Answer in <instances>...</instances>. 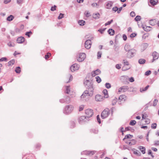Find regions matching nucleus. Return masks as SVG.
<instances>
[{
    "instance_id": "nucleus-39",
    "label": "nucleus",
    "mask_w": 159,
    "mask_h": 159,
    "mask_svg": "<svg viewBox=\"0 0 159 159\" xmlns=\"http://www.w3.org/2000/svg\"><path fill=\"white\" fill-rule=\"evenodd\" d=\"M136 122L135 120H131L129 123V125H134L136 124Z\"/></svg>"
},
{
    "instance_id": "nucleus-13",
    "label": "nucleus",
    "mask_w": 159,
    "mask_h": 159,
    "mask_svg": "<svg viewBox=\"0 0 159 159\" xmlns=\"http://www.w3.org/2000/svg\"><path fill=\"white\" fill-rule=\"evenodd\" d=\"M128 87L127 85H125L120 87L118 90L119 92H120L123 91V92H125L128 89Z\"/></svg>"
},
{
    "instance_id": "nucleus-2",
    "label": "nucleus",
    "mask_w": 159,
    "mask_h": 159,
    "mask_svg": "<svg viewBox=\"0 0 159 159\" xmlns=\"http://www.w3.org/2000/svg\"><path fill=\"white\" fill-rule=\"evenodd\" d=\"M73 108V107L71 105L66 106L63 111V113L66 114H69L72 111Z\"/></svg>"
},
{
    "instance_id": "nucleus-37",
    "label": "nucleus",
    "mask_w": 159,
    "mask_h": 159,
    "mask_svg": "<svg viewBox=\"0 0 159 159\" xmlns=\"http://www.w3.org/2000/svg\"><path fill=\"white\" fill-rule=\"evenodd\" d=\"M65 103L66 104H69L70 102V98L67 97L65 99Z\"/></svg>"
},
{
    "instance_id": "nucleus-12",
    "label": "nucleus",
    "mask_w": 159,
    "mask_h": 159,
    "mask_svg": "<svg viewBox=\"0 0 159 159\" xmlns=\"http://www.w3.org/2000/svg\"><path fill=\"white\" fill-rule=\"evenodd\" d=\"M101 71L99 69H97L92 72V76L94 77L96 75H98L101 73Z\"/></svg>"
},
{
    "instance_id": "nucleus-7",
    "label": "nucleus",
    "mask_w": 159,
    "mask_h": 159,
    "mask_svg": "<svg viewBox=\"0 0 159 159\" xmlns=\"http://www.w3.org/2000/svg\"><path fill=\"white\" fill-rule=\"evenodd\" d=\"M86 57V55L84 53H81L79 54V57L77 59L79 62L83 61Z\"/></svg>"
},
{
    "instance_id": "nucleus-26",
    "label": "nucleus",
    "mask_w": 159,
    "mask_h": 159,
    "mask_svg": "<svg viewBox=\"0 0 159 159\" xmlns=\"http://www.w3.org/2000/svg\"><path fill=\"white\" fill-rule=\"evenodd\" d=\"M100 17V15L98 13L94 14L93 16V18L96 19L99 18Z\"/></svg>"
},
{
    "instance_id": "nucleus-3",
    "label": "nucleus",
    "mask_w": 159,
    "mask_h": 159,
    "mask_svg": "<svg viewBox=\"0 0 159 159\" xmlns=\"http://www.w3.org/2000/svg\"><path fill=\"white\" fill-rule=\"evenodd\" d=\"M93 92L90 91L88 90H86L82 94L80 98L82 99L86 96L92 97L93 96Z\"/></svg>"
},
{
    "instance_id": "nucleus-52",
    "label": "nucleus",
    "mask_w": 159,
    "mask_h": 159,
    "mask_svg": "<svg viewBox=\"0 0 159 159\" xmlns=\"http://www.w3.org/2000/svg\"><path fill=\"white\" fill-rule=\"evenodd\" d=\"M57 8V6L56 5H54L53 6H52L51 7V10L52 11H54L56 10Z\"/></svg>"
},
{
    "instance_id": "nucleus-20",
    "label": "nucleus",
    "mask_w": 159,
    "mask_h": 159,
    "mask_svg": "<svg viewBox=\"0 0 159 159\" xmlns=\"http://www.w3.org/2000/svg\"><path fill=\"white\" fill-rule=\"evenodd\" d=\"M124 49L125 51L128 52L131 49L130 48V46L129 45L128 43H126Z\"/></svg>"
},
{
    "instance_id": "nucleus-4",
    "label": "nucleus",
    "mask_w": 159,
    "mask_h": 159,
    "mask_svg": "<svg viewBox=\"0 0 159 159\" xmlns=\"http://www.w3.org/2000/svg\"><path fill=\"white\" fill-rule=\"evenodd\" d=\"M136 50L134 49H131L127 54V57L129 58H131L134 57L135 54Z\"/></svg>"
},
{
    "instance_id": "nucleus-23",
    "label": "nucleus",
    "mask_w": 159,
    "mask_h": 159,
    "mask_svg": "<svg viewBox=\"0 0 159 159\" xmlns=\"http://www.w3.org/2000/svg\"><path fill=\"white\" fill-rule=\"evenodd\" d=\"M107 32L110 35H113L115 34V31L112 29H109L108 30Z\"/></svg>"
},
{
    "instance_id": "nucleus-63",
    "label": "nucleus",
    "mask_w": 159,
    "mask_h": 159,
    "mask_svg": "<svg viewBox=\"0 0 159 159\" xmlns=\"http://www.w3.org/2000/svg\"><path fill=\"white\" fill-rule=\"evenodd\" d=\"M129 81L131 82H133L134 81V80L133 77H131L129 79Z\"/></svg>"
},
{
    "instance_id": "nucleus-35",
    "label": "nucleus",
    "mask_w": 159,
    "mask_h": 159,
    "mask_svg": "<svg viewBox=\"0 0 159 159\" xmlns=\"http://www.w3.org/2000/svg\"><path fill=\"white\" fill-rule=\"evenodd\" d=\"M141 19V16H140L138 15L135 18L134 20L136 21H140Z\"/></svg>"
},
{
    "instance_id": "nucleus-25",
    "label": "nucleus",
    "mask_w": 159,
    "mask_h": 159,
    "mask_svg": "<svg viewBox=\"0 0 159 159\" xmlns=\"http://www.w3.org/2000/svg\"><path fill=\"white\" fill-rule=\"evenodd\" d=\"M14 18V17L13 15H10L7 17L6 20L7 21H11Z\"/></svg>"
},
{
    "instance_id": "nucleus-59",
    "label": "nucleus",
    "mask_w": 159,
    "mask_h": 159,
    "mask_svg": "<svg viewBox=\"0 0 159 159\" xmlns=\"http://www.w3.org/2000/svg\"><path fill=\"white\" fill-rule=\"evenodd\" d=\"M119 8L116 6H115L114 7H113L112 9V10L113 11H114L115 12H116L118 10Z\"/></svg>"
},
{
    "instance_id": "nucleus-42",
    "label": "nucleus",
    "mask_w": 159,
    "mask_h": 159,
    "mask_svg": "<svg viewBox=\"0 0 159 159\" xmlns=\"http://www.w3.org/2000/svg\"><path fill=\"white\" fill-rule=\"evenodd\" d=\"M151 27L150 26H146L145 31L146 32L149 31L151 30Z\"/></svg>"
},
{
    "instance_id": "nucleus-17",
    "label": "nucleus",
    "mask_w": 159,
    "mask_h": 159,
    "mask_svg": "<svg viewBox=\"0 0 159 159\" xmlns=\"http://www.w3.org/2000/svg\"><path fill=\"white\" fill-rule=\"evenodd\" d=\"M113 5V2L111 1H108L106 2V8L110 9Z\"/></svg>"
},
{
    "instance_id": "nucleus-46",
    "label": "nucleus",
    "mask_w": 159,
    "mask_h": 159,
    "mask_svg": "<svg viewBox=\"0 0 159 159\" xmlns=\"http://www.w3.org/2000/svg\"><path fill=\"white\" fill-rule=\"evenodd\" d=\"M157 124L156 123H152L151 126V127L152 129H155L157 128Z\"/></svg>"
},
{
    "instance_id": "nucleus-27",
    "label": "nucleus",
    "mask_w": 159,
    "mask_h": 159,
    "mask_svg": "<svg viewBox=\"0 0 159 159\" xmlns=\"http://www.w3.org/2000/svg\"><path fill=\"white\" fill-rule=\"evenodd\" d=\"M98 130L97 129H93L90 130V132L92 133L97 134L98 133Z\"/></svg>"
},
{
    "instance_id": "nucleus-8",
    "label": "nucleus",
    "mask_w": 159,
    "mask_h": 159,
    "mask_svg": "<svg viewBox=\"0 0 159 159\" xmlns=\"http://www.w3.org/2000/svg\"><path fill=\"white\" fill-rule=\"evenodd\" d=\"M79 68V66L76 64H74L72 65L70 67V70L72 72H74L75 70H78Z\"/></svg>"
},
{
    "instance_id": "nucleus-15",
    "label": "nucleus",
    "mask_w": 159,
    "mask_h": 159,
    "mask_svg": "<svg viewBox=\"0 0 159 159\" xmlns=\"http://www.w3.org/2000/svg\"><path fill=\"white\" fill-rule=\"evenodd\" d=\"M85 116H81L79 119V122L80 124H81L83 121H86V120H87Z\"/></svg>"
},
{
    "instance_id": "nucleus-33",
    "label": "nucleus",
    "mask_w": 159,
    "mask_h": 159,
    "mask_svg": "<svg viewBox=\"0 0 159 159\" xmlns=\"http://www.w3.org/2000/svg\"><path fill=\"white\" fill-rule=\"evenodd\" d=\"M15 71L17 73H20L21 72V69L20 67V66L16 67V68Z\"/></svg>"
},
{
    "instance_id": "nucleus-31",
    "label": "nucleus",
    "mask_w": 159,
    "mask_h": 159,
    "mask_svg": "<svg viewBox=\"0 0 159 159\" xmlns=\"http://www.w3.org/2000/svg\"><path fill=\"white\" fill-rule=\"evenodd\" d=\"M15 63V60L12 59L9 61L8 63V66H9L13 65Z\"/></svg>"
},
{
    "instance_id": "nucleus-11",
    "label": "nucleus",
    "mask_w": 159,
    "mask_h": 159,
    "mask_svg": "<svg viewBox=\"0 0 159 159\" xmlns=\"http://www.w3.org/2000/svg\"><path fill=\"white\" fill-rule=\"evenodd\" d=\"M94 153V151H83L81 153V154H85L87 155H93Z\"/></svg>"
},
{
    "instance_id": "nucleus-29",
    "label": "nucleus",
    "mask_w": 159,
    "mask_h": 159,
    "mask_svg": "<svg viewBox=\"0 0 159 159\" xmlns=\"http://www.w3.org/2000/svg\"><path fill=\"white\" fill-rule=\"evenodd\" d=\"M78 23L80 25L83 26L85 24V22L84 20H79Z\"/></svg>"
},
{
    "instance_id": "nucleus-18",
    "label": "nucleus",
    "mask_w": 159,
    "mask_h": 159,
    "mask_svg": "<svg viewBox=\"0 0 159 159\" xmlns=\"http://www.w3.org/2000/svg\"><path fill=\"white\" fill-rule=\"evenodd\" d=\"M148 44L147 43H143L141 45V50L142 51H143L146 49L148 47Z\"/></svg>"
},
{
    "instance_id": "nucleus-30",
    "label": "nucleus",
    "mask_w": 159,
    "mask_h": 159,
    "mask_svg": "<svg viewBox=\"0 0 159 159\" xmlns=\"http://www.w3.org/2000/svg\"><path fill=\"white\" fill-rule=\"evenodd\" d=\"M131 141H130L129 143V144L130 145H134L136 143V141L135 139H132L131 140Z\"/></svg>"
},
{
    "instance_id": "nucleus-60",
    "label": "nucleus",
    "mask_w": 159,
    "mask_h": 159,
    "mask_svg": "<svg viewBox=\"0 0 159 159\" xmlns=\"http://www.w3.org/2000/svg\"><path fill=\"white\" fill-rule=\"evenodd\" d=\"M102 92L105 96H106V95H107L108 94L107 90L106 89H105L103 90Z\"/></svg>"
},
{
    "instance_id": "nucleus-55",
    "label": "nucleus",
    "mask_w": 159,
    "mask_h": 159,
    "mask_svg": "<svg viewBox=\"0 0 159 159\" xmlns=\"http://www.w3.org/2000/svg\"><path fill=\"white\" fill-rule=\"evenodd\" d=\"M142 119H146L147 117H148V116L146 114H145V113H144V114H142Z\"/></svg>"
},
{
    "instance_id": "nucleus-5",
    "label": "nucleus",
    "mask_w": 159,
    "mask_h": 159,
    "mask_svg": "<svg viewBox=\"0 0 159 159\" xmlns=\"http://www.w3.org/2000/svg\"><path fill=\"white\" fill-rule=\"evenodd\" d=\"M110 114L109 110L108 108L105 109L101 113V116L102 119H104L107 117Z\"/></svg>"
},
{
    "instance_id": "nucleus-61",
    "label": "nucleus",
    "mask_w": 159,
    "mask_h": 159,
    "mask_svg": "<svg viewBox=\"0 0 159 159\" xmlns=\"http://www.w3.org/2000/svg\"><path fill=\"white\" fill-rule=\"evenodd\" d=\"M130 16L132 17H134L135 16V12L133 11H131L130 12Z\"/></svg>"
},
{
    "instance_id": "nucleus-45",
    "label": "nucleus",
    "mask_w": 159,
    "mask_h": 159,
    "mask_svg": "<svg viewBox=\"0 0 159 159\" xmlns=\"http://www.w3.org/2000/svg\"><path fill=\"white\" fill-rule=\"evenodd\" d=\"M102 54V53L101 51H98L97 53V58L98 59H100L101 57Z\"/></svg>"
},
{
    "instance_id": "nucleus-32",
    "label": "nucleus",
    "mask_w": 159,
    "mask_h": 159,
    "mask_svg": "<svg viewBox=\"0 0 159 159\" xmlns=\"http://www.w3.org/2000/svg\"><path fill=\"white\" fill-rule=\"evenodd\" d=\"M133 150H134L135 151H134V154L138 156H140L141 155L140 152L138 150L135 149H133Z\"/></svg>"
},
{
    "instance_id": "nucleus-57",
    "label": "nucleus",
    "mask_w": 159,
    "mask_h": 159,
    "mask_svg": "<svg viewBox=\"0 0 159 159\" xmlns=\"http://www.w3.org/2000/svg\"><path fill=\"white\" fill-rule=\"evenodd\" d=\"M97 121L99 124H100L101 123V120L100 119L99 116V115H98L97 116Z\"/></svg>"
},
{
    "instance_id": "nucleus-38",
    "label": "nucleus",
    "mask_w": 159,
    "mask_h": 159,
    "mask_svg": "<svg viewBox=\"0 0 159 159\" xmlns=\"http://www.w3.org/2000/svg\"><path fill=\"white\" fill-rule=\"evenodd\" d=\"M95 78L96 79V80L97 82L98 83H100L102 80L101 78L99 76H97Z\"/></svg>"
},
{
    "instance_id": "nucleus-54",
    "label": "nucleus",
    "mask_w": 159,
    "mask_h": 159,
    "mask_svg": "<svg viewBox=\"0 0 159 159\" xmlns=\"http://www.w3.org/2000/svg\"><path fill=\"white\" fill-rule=\"evenodd\" d=\"M158 102V100L157 99H155L154 100L153 102V106L155 107L157 104V102Z\"/></svg>"
},
{
    "instance_id": "nucleus-43",
    "label": "nucleus",
    "mask_w": 159,
    "mask_h": 159,
    "mask_svg": "<svg viewBox=\"0 0 159 159\" xmlns=\"http://www.w3.org/2000/svg\"><path fill=\"white\" fill-rule=\"evenodd\" d=\"M126 66H124L122 68V70L123 71H125L130 68V67H126Z\"/></svg>"
},
{
    "instance_id": "nucleus-28",
    "label": "nucleus",
    "mask_w": 159,
    "mask_h": 159,
    "mask_svg": "<svg viewBox=\"0 0 159 159\" xmlns=\"http://www.w3.org/2000/svg\"><path fill=\"white\" fill-rule=\"evenodd\" d=\"M146 61L145 59L142 58L139 59L138 61V62L140 64H144Z\"/></svg>"
},
{
    "instance_id": "nucleus-1",
    "label": "nucleus",
    "mask_w": 159,
    "mask_h": 159,
    "mask_svg": "<svg viewBox=\"0 0 159 159\" xmlns=\"http://www.w3.org/2000/svg\"><path fill=\"white\" fill-rule=\"evenodd\" d=\"M84 84L85 87L90 91L93 92L94 89L93 88V83L89 80H86L84 81Z\"/></svg>"
},
{
    "instance_id": "nucleus-36",
    "label": "nucleus",
    "mask_w": 159,
    "mask_h": 159,
    "mask_svg": "<svg viewBox=\"0 0 159 159\" xmlns=\"http://www.w3.org/2000/svg\"><path fill=\"white\" fill-rule=\"evenodd\" d=\"M32 34V32L31 31L26 32L25 33V35L29 37H30V35Z\"/></svg>"
},
{
    "instance_id": "nucleus-58",
    "label": "nucleus",
    "mask_w": 159,
    "mask_h": 159,
    "mask_svg": "<svg viewBox=\"0 0 159 159\" xmlns=\"http://www.w3.org/2000/svg\"><path fill=\"white\" fill-rule=\"evenodd\" d=\"M7 59L6 57H3L0 59V62L2 61H7Z\"/></svg>"
},
{
    "instance_id": "nucleus-24",
    "label": "nucleus",
    "mask_w": 159,
    "mask_h": 159,
    "mask_svg": "<svg viewBox=\"0 0 159 159\" xmlns=\"http://www.w3.org/2000/svg\"><path fill=\"white\" fill-rule=\"evenodd\" d=\"M133 137V135L130 134H128L125 135V138L123 139V140L124 141L126 139H131Z\"/></svg>"
},
{
    "instance_id": "nucleus-19",
    "label": "nucleus",
    "mask_w": 159,
    "mask_h": 159,
    "mask_svg": "<svg viewBox=\"0 0 159 159\" xmlns=\"http://www.w3.org/2000/svg\"><path fill=\"white\" fill-rule=\"evenodd\" d=\"M125 95H122L120 96L118 98L119 100H120V101L119 102V104H120L121 103L120 102H121V101H123V102H124L125 100Z\"/></svg>"
},
{
    "instance_id": "nucleus-64",
    "label": "nucleus",
    "mask_w": 159,
    "mask_h": 159,
    "mask_svg": "<svg viewBox=\"0 0 159 159\" xmlns=\"http://www.w3.org/2000/svg\"><path fill=\"white\" fill-rule=\"evenodd\" d=\"M154 145L155 146H158L159 145V141L157 140L155 141V143Z\"/></svg>"
},
{
    "instance_id": "nucleus-56",
    "label": "nucleus",
    "mask_w": 159,
    "mask_h": 159,
    "mask_svg": "<svg viewBox=\"0 0 159 159\" xmlns=\"http://www.w3.org/2000/svg\"><path fill=\"white\" fill-rule=\"evenodd\" d=\"M136 35H137V34L136 33H133L131 34L130 35V37L131 38H133L135 37V36H136Z\"/></svg>"
},
{
    "instance_id": "nucleus-14",
    "label": "nucleus",
    "mask_w": 159,
    "mask_h": 159,
    "mask_svg": "<svg viewBox=\"0 0 159 159\" xmlns=\"http://www.w3.org/2000/svg\"><path fill=\"white\" fill-rule=\"evenodd\" d=\"M25 41V38L22 36L18 37L16 40L17 42L19 43H22L24 42Z\"/></svg>"
},
{
    "instance_id": "nucleus-48",
    "label": "nucleus",
    "mask_w": 159,
    "mask_h": 159,
    "mask_svg": "<svg viewBox=\"0 0 159 159\" xmlns=\"http://www.w3.org/2000/svg\"><path fill=\"white\" fill-rule=\"evenodd\" d=\"M75 126V124L74 121H71L70 122V127L71 128H74Z\"/></svg>"
},
{
    "instance_id": "nucleus-16",
    "label": "nucleus",
    "mask_w": 159,
    "mask_h": 159,
    "mask_svg": "<svg viewBox=\"0 0 159 159\" xmlns=\"http://www.w3.org/2000/svg\"><path fill=\"white\" fill-rule=\"evenodd\" d=\"M152 56L154 58L157 59L159 57V54L156 51H154L152 53Z\"/></svg>"
},
{
    "instance_id": "nucleus-62",
    "label": "nucleus",
    "mask_w": 159,
    "mask_h": 159,
    "mask_svg": "<svg viewBox=\"0 0 159 159\" xmlns=\"http://www.w3.org/2000/svg\"><path fill=\"white\" fill-rule=\"evenodd\" d=\"M122 37H123V40L124 41H125L126 40L127 38V36L125 34H123V35Z\"/></svg>"
},
{
    "instance_id": "nucleus-49",
    "label": "nucleus",
    "mask_w": 159,
    "mask_h": 159,
    "mask_svg": "<svg viewBox=\"0 0 159 159\" xmlns=\"http://www.w3.org/2000/svg\"><path fill=\"white\" fill-rule=\"evenodd\" d=\"M64 14H62V13H60L59 14V15L58 17V19L59 20H60L63 18L64 17Z\"/></svg>"
},
{
    "instance_id": "nucleus-6",
    "label": "nucleus",
    "mask_w": 159,
    "mask_h": 159,
    "mask_svg": "<svg viewBox=\"0 0 159 159\" xmlns=\"http://www.w3.org/2000/svg\"><path fill=\"white\" fill-rule=\"evenodd\" d=\"M85 113L86 115V118H89L92 116L93 115V110L90 109H88L85 110Z\"/></svg>"
},
{
    "instance_id": "nucleus-40",
    "label": "nucleus",
    "mask_w": 159,
    "mask_h": 159,
    "mask_svg": "<svg viewBox=\"0 0 159 159\" xmlns=\"http://www.w3.org/2000/svg\"><path fill=\"white\" fill-rule=\"evenodd\" d=\"M106 29V28L100 29L98 30V31L101 34H103Z\"/></svg>"
},
{
    "instance_id": "nucleus-34",
    "label": "nucleus",
    "mask_w": 159,
    "mask_h": 159,
    "mask_svg": "<svg viewBox=\"0 0 159 159\" xmlns=\"http://www.w3.org/2000/svg\"><path fill=\"white\" fill-rule=\"evenodd\" d=\"M149 85H147L144 88L140 89V92H143L146 91L149 88Z\"/></svg>"
},
{
    "instance_id": "nucleus-9",
    "label": "nucleus",
    "mask_w": 159,
    "mask_h": 159,
    "mask_svg": "<svg viewBox=\"0 0 159 159\" xmlns=\"http://www.w3.org/2000/svg\"><path fill=\"white\" fill-rule=\"evenodd\" d=\"M91 39H88L85 43V47L87 49H89L91 46Z\"/></svg>"
},
{
    "instance_id": "nucleus-47",
    "label": "nucleus",
    "mask_w": 159,
    "mask_h": 159,
    "mask_svg": "<svg viewBox=\"0 0 159 159\" xmlns=\"http://www.w3.org/2000/svg\"><path fill=\"white\" fill-rule=\"evenodd\" d=\"M117 99L116 98H115L113 99L112 101V104L113 106L115 105L117 102Z\"/></svg>"
},
{
    "instance_id": "nucleus-44",
    "label": "nucleus",
    "mask_w": 159,
    "mask_h": 159,
    "mask_svg": "<svg viewBox=\"0 0 159 159\" xmlns=\"http://www.w3.org/2000/svg\"><path fill=\"white\" fill-rule=\"evenodd\" d=\"M70 89L69 86H66V91L65 93H66L69 94L70 92Z\"/></svg>"
},
{
    "instance_id": "nucleus-51",
    "label": "nucleus",
    "mask_w": 159,
    "mask_h": 159,
    "mask_svg": "<svg viewBox=\"0 0 159 159\" xmlns=\"http://www.w3.org/2000/svg\"><path fill=\"white\" fill-rule=\"evenodd\" d=\"M105 85L107 89H109L111 87V85L109 83H106Z\"/></svg>"
},
{
    "instance_id": "nucleus-53",
    "label": "nucleus",
    "mask_w": 159,
    "mask_h": 159,
    "mask_svg": "<svg viewBox=\"0 0 159 159\" xmlns=\"http://www.w3.org/2000/svg\"><path fill=\"white\" fill-rule=\"evenodd\" d=\"M151 73V71L150 70H148L146 71L145 73V75L146 76H148Z\"/></svg>"
},
{
    "instance_id": "nucleus-10",
    "label": "nucleus",
    "mask_w": 159,
    "mask_h": 159,
    "mask_svg": "<svg viewBox=\"0 0 159 159\" xmlns=\"http://www.w3.org/2000/svg\"><path fill=\"white\" fill-rule=\"evenodd\" d=\"M103 97L99 94L96 95L95 97V100L97 102H100L102 100Z\"/></svg>"
},
{
    "instance_id": "nucleus-21",
    "label": "nucleus",
    "mask_w": 159,
    "mask_h": 159,
    "mask_svg": "<svg viewBox=\"0 0 159 159\" xmlns=\"http://www.w3.org/2000/svg\"><path fill=\"white\" fill-rule=\"evenodd\" d=\"M138 148L141 151L143 154H144L145 153L146 148L145 147L140 146L138 147Z\"/></svg>"
},
{
    "instance_id": "nucleus-41",
    "label": "nucleus",
    "mask_w": 159,
    "mask_h": 159,
    "mask_svg": "<svg viewBox=\"0 0 159 159\" xmlns=\"http://www.w3.org/2000/svg\"><path fill=\"white\" fill-rule=\"evenodd\" d=\"M123 63L124 65V66H129V62L127 61L126 60H123Z\"/></svg>"
},
{
    "instance_id": "nucleus-22",
    "label": "nucleus",
    "mask_w": 159,
    "mask_h": 159,
    "mask_svg": "<svg viewBox=\"0 0 159 159\" xmlns=\"http://www.w3.org/2000/svg\"><path fill=\"white\" fill-rule=\"evenodd\" d=\"M158 0H150L149 2L152 6L157 5L158 2Z\"/></svg>"
},
{
    "instance_id": "nucleus-50",
    "label": "nucleus",
    "mask_w": 159,
    "mask_h": 159,
    "mask_svg": "<svg viewBox=\"0 0 159 159\" xmlns=\"http://www.w3.org/2000/svg\"><path fill=\"white\" fill-rule=\"evenodd\" d=\"M51 55V54L50 53H48L47 54L45 55V58L46 59H48Z\"/></svg>"
}]
</instances>
